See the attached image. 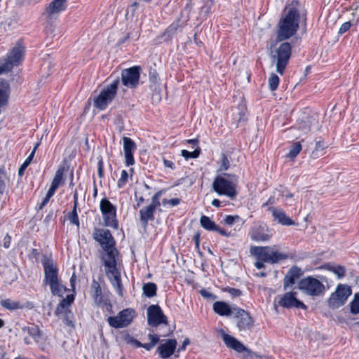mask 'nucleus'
<instances>
[{"label": "nucleus", "mask_w": 359, "mask_h": 359, "mask_svg": "<svg viewBox=\"0 0 359 359\" xmlns=\"http://www.w3.org/2000/svg\"><path fill=\"white\" fill-rule=\"evenodd\" d=\"M278 25L276 42L283 41L293 36L299 27L300 13L292 4L287 6Z\"/></svg>", "instance_id": "f257e3e1"}, {"label": "nucleus", "mask_w": 359, "mask_h": 359, "mask_svg": "<svg viewBox=\"0 0 359 359\" xmlns=\"http://www.w3.org/2000/svg\"><path fill=\"white\" fill-rule=\"evenodd\" d=\"M236 183L237 177L235 175L224 172L215 178L212 189L217 194L233 199L238 194Z\"/></svg>", "instance_id": "f03ea898"}, {"label": "nucleus", "mask_w": 359, "mask_h": 359, "mask_svg": "<svg viewBox=\"0 0 359 359\" xmlns=\"http://www.w3.org/2000/svg\"><path fill=\"white\" fill-rule=\"evenodd\" d=\"M42 264L44 270V283L50 285L53 295L62 296L66 288L59 282L57 267L51 259L48 258H45Z\"/></svg>", "instance_id": "7ed1b4c3"}, {"label": "nucleus", "mask_w": 359, "mask_h": 359, "mask_svg": "<svg viewBox=\"0 0 359 359\" xmlns=\"http://www.w3.org/2000/svg\"><path fill=\"white\" fill-rule=\"evenodd\" d=\"M292 55V46L289 42L281 43L278 48L272 50L271 46L270 57L273 64H276V72L283 75Z\"/></svg>", "instance_id": "20e7f679"}, {"label": "nucleus", "mask_w": 359, "mask_h": 359, "mask_svg": "<svg viewBox=\"0 0 359 359\" xmlns=\"http://www.w3.org/2000/svg\"><path fill=\"white\" fill-rule=\"evenodd\" d=\"M250 252L257 255L262 261L269 263H278L279 261L287 259L285 253L279 252L276 245L266 247H252Z\"/></svg>", "instance_id": "39448f33"}, {"label": "nucleus", "mask_w": 359, "mask_h": 359, "mask_svg": "<svg viewBox=\"0 0 359 359\" xmlns=\"http://www.w3.org/2000/svg\"><path fill=\"white\" fill-rule=\"evenodd\" d=\"M25 47L20 42L15 46L8 53L7 57L0 60V74L11 71L15 66H18L23 60Z\"/></svg>", "instance_id": "423d86ee"}, {"label": "nucleus", "mask_w": 359, "mask_h": 359, "mask_svg": "<svg viewBox=\"0 0 359 359\" xmlns=\"http://www.w3.org/2000/svg\"><path fill=\"white\" fill-rule=\"evenodd\" d=\"M118 84L119 79L117 78L114 79L111 83L103 88L100 94L94 98V107L100 110L105 109L107 105L115 97Z\"/></svg>", "instance_id": "0eeeda50"}, {"label": "nucleus", "mask_w": 359, "mask_h": 359, "mask_svg": "<svg viewBox=\"0 0 359 359\" xmlns=\"http://www.w3.org/2000/svg\"><path fill=\"white\" fill-rule=\"evenodd\" d=\"M298 288L304 294L312 297H320L324 294L325 285L317 278L307 276L298 282Z\"/></svg>", "instance_id": "6e6552de"}, {"label": "nucleus", "mask_w": 359, "mask_h": 359, "mask_svg": "<svg viewBox=\"0 0 359 359\" xmlns=\"http://www.w3.org/2000/svg\"><path fill=\"white\" fill-rule=\"evenodd\" d=\"M352 294L351 287L345 284H339L336 290L331 294L327 304L331 309H335L343 306Z\"/></svg>", "instance_id": "1a4fd4ad"}, {"label": "nucleus", "mask_w": 359, "mask_h": 359, "mask_svg": "<svg viewBox=\"0 0 359 359\" xmlns=\"http://www.w3.org/2000/svg\"><path fill=\"white\" fill-rule=\"evenodd\" d=\"M100 208L104 225L117 229L118 222L116 219V208L106 198L101 200Z\"/></svg>", "instance_id": "9d476101"}, {"label": "nucleus", "mask_w": 359, "mask_h": 359, "mask_svg": "<svg viewBox=\"0 0 359 359\" xmlns=\"http://www.w3.org/2000/svg\"><path fill=\"white\" fill-rule=\"evenodd\" d=\"M134 316V309H126L120 311L116 316H109L107 318V322L114 328H122L129 325L133 321Z\"/></svg>", "instance_id": "9b49d317"}, {"label": "nucleus", "mask_w": 359, "mask_h": 359, "mask_svg": "<svg viewBox=\"0 0 359 359\" xmlns=\"http://www.w3.org/2000/svg\"><path fill=\"white\" fill-rule=\"evenodd\" d=\"M147 323L151 327H158L161 324L168 325L167 317L158 305H151L147 308Z\"/></svg>", "instance_id": "f8f14e48"}, {"label": "nucleus", "mask_w": 359, "mask_h": 359, "mask_svg": "<svg viewBox=\"0 0 359 359\" xmlns=\"http://www.w3.org/2000/svg\"><path fill=\"white\" fill-rule=\"evenodd\" d=\"M141 68L140 66L125 69L121 72L122 83L130 88H135L139 84Z\"/></svg>", "instance_id": "ddd939ff"}, {"label": "nucleus", "mask_w": 359, "mask_h": 359, "mask_svg": "<svg viewBox=\"0 0 359 359\" xmlns=\"http://www.w3.org/2000/svg\"><path fill=\"white\" fill-rule=\"evenodd\" d=\"M235 311L233 318L236 319V325L239 331L250 330L254 325V320L250 313L240 308Z\"/></svg>", "instance_id": "4468645a"}, {"label": "nucleus", "mask_w": 359, "mask_h": 359, "mask_svg": "<svg viewBox=\"0 0 359 359\" xmlns=\"http://www.w3.org/2000/svg\"><path fill=\"white\" fill-rule=\"evenodd\" d=\"M222 337L224 344L227 347L232 348L238 353L246 351L248 352L247 356L250 358L259 357V355H258L257 353L248 350L245 346L238 340H237L234 337L226 334L224 332H222Z\"/></svg>", "instance_id": "2eb2a0df"}, {"label": "nucleus", "mask_w": 359, "mask_h": 359, "mask_svg": "<svg viewBox=\"0 0 359 359\" xmlns=\"http://www.w3.org/2000/svg\"><path fill=\"white\" fill-rule=\"evenodd\" d=\"M93 238L100 244L102 249L115 245L114 237L108 229L96 228L93 233Z\"/></svg>", "instance_id": "dca6fc26"}, {"label": "nucleus", "mask_w": 359, "mask_h": 359, "mask_svg": "<svg viewBox=\"0 0 359 359\" xmlns=\"http://www.w3.org/2000/svg\"><path fill=\"white\" fill-rule=\"evenodd\" d=\"M297 292H289L284 294L278 300V304L284 308L306 309V306L296 297Z\"/></svg>", "instance_id": "f3484780"}, {"label": "nucleus", "mask_w": 359, "mask_h": 359, "mask_svg": "<svg viewBox=\"0 0 359 359\" xmlns=\"http://www.w3.org/2000/svg\"><path fill=\"white\" fill-rule=\"evenodd\" d=\"M272 232L266 224L255 226L250 232V238L254 241H266L272 237Z\"/></svg>", "instance_id": "a211bd4d"}, {"label": "nucleus", "mask_w": 359, "mask_h": 359, "mask_svg": "<svg viewBox=\"0 0 359 359\" xmlns=\"http://www.w3.org/2000/svg\"><path fill=\"white\" fill-rule=\"evenodd\" d=\"M67 6V0H53L46 8V14L48 20L56 18Z\"/></svg>", "instance_id": "6ab92c4d"}, {"label": "nucleus", "mask_w": 359, "mask_h": 359, "mask_svg": "<svg viewBox=\"0 0 359 359\" xmlns=\"http://www.w3.org/2000/svg\"><path fill=\"white\" fill-rule=\"evenodd\" d=\"M123 142L126 164L127 166H130L135 163L133 153L136 150L137 147L135 142L130 137H124Z\"/></svg>", "instance_id": "aec40b11"}, {"label": "nucleus", "mask_w": 359, "mask_h": 359, "mask_svg": "<svg viewBox=\"0 0 359 359\" xmlns=\"http://www.w3.org/2000/svg\"><path fill=\"white\" fill-rule=\"evenodd\" d=\"M303 275V271L301 268L294 265L292 266L286 273L283 279V288L286 290L288 287H292L297 280L300 278Z\"/></svg>", "instance_id": "412c9836"}, {"label": "nucleus", "mask_w": 359, "mask_h": 359, "mask_svg": "<svg viewBox=\"0 0 359 359\" xmlns=\"http://www.w3.org/2000/svg\"><path fill=\"white\" fill-rule=\"evenodd\" d=\"M176 346L177 341L175 339H167L165 343L158 347V351L161 358H167L174 353Z\"/></svg>", "instance_id": "4be33fe9"}, {"label": "nucleus", "mask_w": 359, "mask_h": 359, "mask_svg": "<svg viewBox=\"0 0 359 359\" xmlns=\"http://www.w3.org/2000/svg\"><path fill=\"white\" fill-rule=\"evenodd\" d=\"M103 250L106 252L105 256L102 257L104 266L106 268H114L116 266V257L118 255V250L115 245H111V247Z\"/></svg>", "instance_id": "5701e85b"}, {"label": "nucleus", "mask_w": 359, "mask_h": 359, "mask_svg": "<svg viewBox=\"0 0 359 359\" xmlns=\"http://www.w3.org/2000/svg\"><path fill=\"white\" fill-rule=\"evenodd\" d=\"M90 289L92 297L97 306H100L102 302L108 298L107 295L102 293L100 283L95 279L92 281Z\"/></svg>", "instance_id": "b1692460"}, {"label": "nucleus", "mask_w": 359, "mask_h": 359, "mask_svg": "<svg viewBox=\"0 0 359 359\" xmlns=\"http://www.w3.org/2000/svg\"><path fill=\"white\" fill-rule=\"evenodd\" d=\"M269 210L271 212L274 219L282 225L290 226L294 224V222L287 217L283 210L271 207Z\"/></svg>", "instance_id": "393cba45"}, {"label": "nucleus", "mask_w": 359, "mask_h": 359, "mask_svg": "<svg viewBox=\"0 0 359 359\" xmlns=\"http://www.w3.org/2000/svg\"><path fill=\"white\" fill-rule=\"evenodd\" d=\"M236 309L237 307H230L224 302H215L213 304L214 311L219 316H233Z\"/></svg>", "instance_id": "a878e982"}, {"label": "nucleus", "mask_w": 359, "mask_h": 359, "mask_svg": "<svg viewBox=\"0 0 359 359\" xmlns=\"http://www.w3.org/2000/svg\"><path fill=\"white\" fill-rule=\"evenodd\" d=\"M156 210V208L149 205L140 210V219L144 226H147L149 221L154 219Z\"/></svg>", "instance_id": "bb28decb"}, {"label": "nucleus", "mask_w": 359, "mask_h": 359, "mask_svg": "<svg viewBox=\"0 0 359 359\" xmlns=\"http://www.w3.org/2000/svg\"><path fill=\"white\" fill-rule=\"evenodd\" d=\"M74 300V294H68L66 298L63 299L56 307L55 315L60 316L63 313V312L70 311L68 307L73 303Z\"/></svg>", "instance_id": "cd10ccee"}, {"label": "nucleus", "mask_w": 359, "mask_h": 359, "mask_svg": "<svg viewBox=\"0 0 359 359\" xmlns=\"http://www.w3.org/2000/svg\"><path fill=\"white\" fill-rule=\"evenodd\" d=\"M181 30V26L179 22L172 23L163 33L162 37L165 41L170 40L177 33Z\"/></svg>", "instance_id": "c85d7f7f"}, {"label": "nucleus", "mask_w": 359, "mask_h": 359, "mask_svg": "<svg viewBox=\"0 0 359 359\" xmlns=\"http://www.w3.org/2000/svg\"><path fill=\"white\" fill-rule=\"evenodd\" d=\"M328 146L323 140H319L316 142V147L311 154V158L313 159L318 158L323 155V150Z\"/></svg>", "instance_id": "c756f323"}, {"label": "nucleus", "mask_w": 359, "mask_h": 359, "mask_svg": "<svg viewBox=\"0 0 359 359\" xmlns=\"http://www.w3.org/2000/svg\"><path fill=\"white\" fill-rule=\"evenodd\" d=\"M9 183V178L4 168H0V199L4 196Z\"/></svg>", "instance_id": "7c9ffc66"}, {"label": "nucleus", "mask_w": 359, "mask_h": 359, "mask_svg": "<svg viewBox=\"0 0 359 359\" xmlns=\"http://www.w3.org/2000/svg\"><path fill=\"white\" fill-rule=\"evenodd\" d=\"M200 223L201 226L208 231H214L215 229H217V225L215 223V222H213L212 219H210V217L205 215L201 217Z\"/></svg>", "instance_id": "2f4dec72"}, {"label": "nucleus", "mask_w": 359, "mask_h": 359, "mask_svg": "<svg viewBox=\"0 0 359 359\" xmlns=\"http://www.w3.org/2000/svg\"><path fill=\"white\" fill-rule=\"evenodd\" d=\"M0 304L2 307L9 311L22 309V306L19 302H14L10 299H2L0 301Z\"/></svg>", "instance_id": "473e14b6"}, {"label": "nucleus", "mask_w": 359, "mask_h": 359, "mask_svg": "<svg viewBox=\"0 0 359 359\" xmlns=\"http://www.w3.org/2000/svg\"><path fill=\"white\" fill-rule=\"evenodd\" d=\"M142 290H143V294L146 297L151 298V297L156 296L157 287L155 283L149 282V283H145L143 285Z\"/></svg>", "instance_id": "72a5a7b5"}, {"label": "nucleus", "mask_w": 359, "mask_h": 359, "mask_svg": "<svg viewBox=\"0 0 359 359\" xmlns=\"http://www.w3.org/2000/svg\"><path fill=\"white\" fill-rule=\"evenodd\" d=\"M22 330L27 332L30 337L34 339L36 341L38 340L41 336V331L39 327L36 325H32L29 327H24Z\"/></svg>", "instance_id": "f704fd0d"}, {"label": "nucleus", "mask_w": 359, "mask_h": 359, "mask_svg": "<svg viewBox=\"0 0 359 359\" xmlns=\"http://www.w3.org/2000/svg\"><path fill=\"white\" fill-rule=\"evenodd\" d=\"M106 274L109 279L111 283L117 282L121 279L120 273L118 271L116 266L114 268H107Z\"/></svg>", "instance_id": "c9c22d12"}, {"label": "nucleus", "mask_w": 359, "mask_h": 359, "mask_svg": "<svg viewBox=\"0 0 359 359\" xmlns=\"http://www.w3.org/2000/svg\"><path fill=\"white\" fill-rule=\"evenodd\" d=\"M9 96V86L8 83L4 86H0V107L7 104Z\"/></svg>", "instance_id": "e433bc0d"}, {"label": "nucleus", "mask_w": 359, "mask_h": 359, "mask_svg": "<svg viewBox=\"0 0 359 359\" xmlns=\"http://www.w3.org/2000/svg\"><path fill=\"white\" fill-rule=\"evenodd\" d=\"M65 172V167L59 168L55 175V177L51 182V185L59 187L63 180V175Z\"/></svg>", "instance_id": "4c0bfd02"}, {"label": "nucleus", "mask_w": 359, "mask_h": 359, "mask_svg": "<svg viewBox=\"0 0 359 359\" xmlns=\"http://www.w3.org/2000/svg\"><path fill=\"white\" fill-rule=\"evenodd\" d=\"M350 311L353 315L359 313V292L354 294L353 299L350 302Z\"/></svg>", "instance_id": "58836bf2"}, {"label": "nucleus", "mask_w": 359, "mask_h": 359, "mask_svg": "<svg viewBox=\"0 0 359 359\" xmlns=\"http://www.w3.org/2000/svg\"><path fill=\"white\" fill-rule=\"evenodd\" d=\"M328 270L332 271L339 278H341L345 276L346 269L341 265L329 266Z\"/></svg>", "instance_id": "ea45409f"}, {"label": "nucleus", "mask_w": 359, "mask_h": 359, "mask_svg": "<svg viewBox=\"0 0 359 359\" xmlns=\"http://www.w3.org/2000/svg\"><path fill=\"white\" fill-rule=\"evenodd\" d=\"M280 83V79L274 73H272L269 79V86L271 91L276 90L279 85Z\"/></svg>", "instance_id": "a19ab883"}, {"label": "nucleus", "mask_w": 359, "mask_h": 359, "mask_svg": "<svg viewBox=\"0 0 359 359\" xmlns=\"http://www.w3.org/2000/svg\"><path fill=\"white\" fill-rule=\"evenodd\" d=\"M201 151V150L199 147H197L196 149L192 152L183 149L182 150V156L187 160L189 158H196L199 156Z\"/></svg>", "instance_id": "79ce46f5"}, {"label": "nucleus", "mask_w": 359, "mask_h": 359, "mask_svg": "<svg viewBox=\"0 0 359 359\" xmlns=\"http://www.w3.org/2000/svg\"><path fill=\"white\" fill-rule=\"evenodd\" d=\"M302 145L299 142H297L292 144L291 149L287 154V156L291 158H295L301 151Z\"/></svg>", "instance_id": "37998d69"}, {"label": "nucleus", "mask_w": 359, "mask_h": 359, "mask_svg": "<svg viewBox=\"0 0 359 359\" xmlns=\"http://www.w3.org/2000/svg\"><path fill=\"white\" fill-rule=\"evenodd\" d=\"M220 166H219V171H224L227 170L230 168V161L227 157V156L225 154H222L221 159L219 162Z\"/></svg>", "instance_id": "c03bdc74"}, {"label": "nucleus", "mask_w": 359, "mask_h": 359, "mask_svg": "<svg viewBox=\"0 0 359 359\" xmlns=\"http://www.w3.org/2000/svg\"><path fill=\"white\" fill-rule=\"evenodd\" d=\"M77 208L73 207V210L72 212L69 213L68 216V219L71 224H75L77 226H79V219L76 211Z\"/></svg>", "instance_id": "a18cd8bd"}, {"label": "nucleus", "mask_w": 359, "mask_h": 359, "mask_svg": "<svg viewBox=\"0 0 359 359\" xmlns=\"http://www.w3.org/2000/svg\"><path fill=\"white\" fill-rule=\"evenodd\" d=\"M241 217L238 215H226L223 222L225 224L232 226L235 222L240 221Z\"/></svg>", "instance_id": "49530a36"}, {"label": "nucleus", "mask_w": 359, "mask_h": 359, "mask_svg": "<svg viewBox=\"0 0 359 359\" xmlns=\"http://www.w3.org/2000/svg\"><path fill=\"white\" fill-rule=\"evenodd\" d=\"M128 173L126 170H123L121 172V175L120 179L117 182V186L118 188H122L128 182Z\"/></svg>", "instance_id": "de8ad7c7"}, {"label": "nucleus", "mask_w": 359, "mask_h": 359, "mask_svg": "<svg viewBox=\"0 0 359 359\" xmlns=\"http://www.w3.org/2000/svg\"><path fill=\"white\" fill-rule=\"evenodd\" d=\"M161 195V191H159L158 192H156L152 197L151 198V203L149 204L150 205L157 208H158L160 205H161V203H160V201H159V198Z\"/></svg>", "instance_id": "09e8293b"}, {"label": "nucleus", "mask_w": 359, "mask_h": 359, "mask_svg": "<svg viewBox=\"0 0 359 359\" xmlns=\"http://www.w3.org/2000/svg\"><path fill=\"white\" fill-rule=\"evenodd\" d=\"M70 314H71L70 311L63 312V313L62 314L64 316L63 321L66 325L70 326V327H74V323L69 318Z\"/></svg>", "instance_id": "8fccbe9b"}, {"label": "nucleus", "mask_w": 359, "mask_h": 359, "mask_svg": "<svg viewBox=\"0 0 359 359\" xmlns=\"http://www.w3.org/2000/svg\"><path fill=\"white\" fill-rule=\"evenodd\" d=\"M126 341L128 344L135 346L136 347H142V344L132 337L128 336L126 337Z\"/></svg>", "instance_id": "3c124183"}, {"label": "nucleus", "mask_w": 359, "mask_h": 359, "mask_svg": "<svg viewBox=\"0 0 359 359\" xmlns=\"http://www.w3.org/2000/svg\"><path fill=\"white\" fill-rule=\"evenodd\" d=\"M113 286L115 287L116 292H118V295L122 297L123 296V285L121 283V280L119 279L117 282H115L114 283H111Z\"/></svg>", "instance_id": "603ef678"}, {"label": "nucleus", "mask_w": 359, "mask_h": 359, "mask_svg": "<svg viewBox=\"0 0 359 359\" xmlns=\"http://www.w3.org/2000/svg\"><path fill=\"white\" fill-rule=\"evenodd\" d=\"M100 306H105L106 309L110 313H112V304L109 298L108 297L107 299H104V302H102V304Z\"/></svg>", "instance_id": "864d4df0"}, {"label": "nucleus", "mask_w": 359, "mask_h": 359, "mask_svg": "<svg viewBox=\"0 0 359 359\" xmlns=\"http://www.w3.org/2000/svg\"><path fill=\"white\" fill-rule=\"evenodd\" d=\"M200 294H201V296L206 299H215L216 298L215 295L207 291L205 289L201 290Z\"/></svg>", "instance_id": "5fc2aeb1"}, {"label": "nucleus", "mask_w": 359, "mask_h": 359, "mask_svg": "<svg viewBox=\"0 0 359 359\" xmlns=\"http://www.w3.org/2000/svg\"><path fill=\"white\" fill-rule=\"evenodd\" d=\"M351 24L350 22H346L343 23L339 29V34H342L346 32L351 27Z\"/></svg>", "instance_id": "6e6d98bb"}, {"label": "nucleus", "mask_w": 359, "mask_h": 359, "mask_svg": "<svg viewBox=\"0 0 359 359\" xmlns=\"http://www.w3.org/2000/svg\"><path fill=\"white\" fill-rule=\"evenodd\" d=\"M11 242V236L7 233L3 239V246L4 248L8 249L10 247Z\"/></svg>", "instance_id": "4d7b16f0"}, {"label": "nucleus", "mask_w": 359, "mask_h": 359, "mask_svg": "<svg viewBox=\"0 0 359 359\" xmlns=\"http://www.w3.org/2000/svg\"><path fill=\"white\" fill-rule=\"evenodd\" d=\"M228 292L233 297H239L242 294V292L239 289L230 287L228 289Z\"/></svg>", "instance_id": "13d9d810"}, {"label": "nucleus", "mask_w": 359, "mask_h": 359, "mask_svg": "<svg viewBox=\"0 0 359 359\" xmlns=\"http://www.w3.org/2000/svg\"><path fill=\"white\" fill-rule=\"evenodd\" d=\"M158 75L155 70L149 72V81L151 83L156 84V83L158 81Z\"/></svg>", "instance_id": "bf43d9fd"}, {"label": "nucleus", "mask_w": 359, "mask_h": 359, "mask_svg": "<svg viewBox=\"0 0 359 359\" xmlns=\"http://www.w3.org/2000/svg\"><path fill=\"white\" fill-rule=\"evenodd\" d=\"M29 163L30 162H29L27 160L25 161V162L22 163V165L20 166L18 170V175L20 176H22L24 174L25 170L29 165Z\"/></svg>", "instance_id": "052dcab7"}, {"label": "nucleus", "mask_w": 359, "mask_h": 359, "mask_svg": "<svg viewBox=\"0 0 359 359\" xmlns=\"http://www.w3.org/2000/svg\"><path fill=\"white\" fill-rule=\"evenodd\" d=\"M104 175V169H103V161L102 159L98 161V175L100 177H102Z\"/></svg>", "instance_id": "680f3d73"}, {"label": "nucleus", "mask_w": 359, "mask_h": 359, "mask_svg": "<svg viewBox=\"0 0 359 359\" xmlns=\"http://www.w3.org/2000/svg\"><path fill=\"white\" fill-rule=\"evenodd\" d=\"M214 231H217L220 235L226 236V237H229L230 236V232H227L226 230L221 229L218 225H217V229H215Z\"/></svg>", "instance_id": "e2e57ef3"}, {"label": "nucleus", "mask_w": 359, "mask_h": 359, "mask_svg": "<svg viewBox=\"0 0 359 359\" xmlns=\"http://www.w3.org/2000/svg\"><path fill=\"white\" fill-rule=\"evenodd\" d=\"M57 187H54V186L50 184V187L49 188V189H48V192L46 194V196H48V198H50L54 195V194H55V191L57 190Z\"/></svg>", "instance_id": "0e129e2a"}, {"label": "nucleus", "mask_w": 359, "mask_h": 359, "mask_svg": "<svg viewBox=\"0 0 359 359\" xmlns=\"http://www.w3.org/2000/svg\"><path fill=\"white\" fill-rule=\"evenodd\" d=\"M180 203V199L177 198L169 199V201H168V204H170L172 206H176V205H179Z\"/></svg>", "instance_id": "69168bd1"}, {"label": "nucleus", "mask_w": 359, "mask_h": 359, "mask_svg": "<svg viewBox=\"0 0 359 359\" xmlns=\"http://www.w3.org/2000/svg\"><path fill=\"white\" fill-rule=\"evenodd\" d=\"M149 337L151 339V343H154V346L159 341V337L157 334H149Z\"/></svg>", "instance_id": "338daca9"}, {"label": "nucleus", "mask_w": 359, "mask_h": 359, "mask_svg": "<svg viewBox=\"0 0 359 359\" xmlns=\"http://www.w3.org/2000/svg\"><path fill=\"white\" fill-rule=\"evenodd\" d=\"M163 163H164V165L165 167H167V168H170L171 169H174L175 168V164L171 161L164 159L163 160Z\"/></svg>", "instance_id": "774afa93"}]
</instances>
